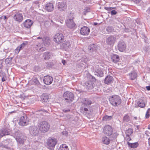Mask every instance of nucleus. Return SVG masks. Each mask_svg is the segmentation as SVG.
Returning a JSON list of instances; mask_svg holds the SVG:
<instances>
[{
  "label": "nucleus",
  "instance_id": "obj_1",
  "mask_svg": "<svg viewBox=\"0 0 150 150\" xmlns=\"http://www.w3.org/2000/svg\"><path fill=\"white\" fill-rule=\"evenodd\" d=\"M14 137L17 142L22 144H23L26 139L25 134L22 133L20 130H18L15 132Z\"/></svg>",
  "mask_w": 150,
  "mask_h": 150
},
{
  "label": "nucleus",
  "instance_id": "obj_2",
  "mask_svg": "<svg viewBox=\"0 0 150 150\" xmlns=\"http://www.w3.org/2000/svg\"><path fill=\"white\" fill-rule=\"evenodd\" d=\"M104 132L105 134L109 136L111 139L116 138L117 134L116 133H113V129L111 127L110 125H107L104 128Z\"/></svg>",
  "mask_w": 150,
  "mask_h": 150
},
{
  "label": "nucleus",
  "instance_id": "obj_3",
  "mask_svg": "<svg viewBox=\"0 0 150 150\" xmlns=\"http://www.w3.org/2000/svg\"><path fill=\"white\" fill-rule=\"evenodd\" d=\"M38 127L39 129L41 132L45 133L47 132L49 130L50 125L47 122L43 121L38 123Z\"/></svg>",
  "mask_w": 150,
  "mask_h": 150
},
{
  "label": "nucleus",
  "instance_id": "obj_4",
  "mask_svg": "<svg viewBox=\"0 0 150 150\" xmlns=\"http://www.w3.org/2000/svg\"><path fill=\"white\" fill-rule=\"evenodd\" d=\"M109 100L110 104L115 107L119 105L121 103L120 97L118 95H115L110 96Z\"/></svg>",
  "mask_w": 150,
  "mask_h": 150
},
{
  "label": "nucleus",
  "instance_id": "obj_5",
  "mask_svg": "<svg viewBox=\"0 0 150 150\" xmlns=\"http://www.w3.org/2000/svg\"><path fill=\"white\" fill-rule=\"evenodd\" d=\"M13 13L14 14L13 18L14 21L18 23L21 22L22 21L23 17L22 13L19 11H13Z\"/></svg>",
  "mask_w": 150,
  "mask_h": 150
},
{
  "label": "nucleus",
  "instance_id": "obj_6",
  "mask_svg": "<svg viewBox=\"0 0 150 150\" xmlns=\"http://www.w3.org/2000/svg\"><path fill=\"white\" fill-rule=\"evenodd\" d=\"M63 97L67 102H71L74 99V95L70 92L66 91L64 93Z\"/></svg>",
  "mask_w": 150,
  "mask_h": 150
},
{
  "label": "nucleus",
  "instance_id": "obj_7",
  "mask_svg": "<svg viewBox=\"0 0 150 150\" xmlns=\"http://www.w3.org/2000/svg\"><path fill=\"white\" fill-rule=\"evenodd\" d=\"M64 37L61 33H56L54 36V41L58 44H60L63 42Z\"/></svg>",
  "mask_w": 150,
  "mask_h": 150
},
{
  "label": "nucleus",
  "instance_id": "obj_8",
  "mask_svg": "<svg viewBox=\"0 0 150 150\" xmlns=\"http://www.w3.org/2000/svg\"><path fill=\"white\" fill-rule=\"evenodd\" d=\"M57 142V140L54 138H50L47 141V145L49 147H54Z\"/></svg>",
  "mask_w": 150,
  "mask_h": 150
},
{
  "label": "nucleus",
  "instance_id": "obj_9",
  "mask_svg": "<svg viewBox=\"0 0 150 150\" xmlns=\"http://www.w3.org/2000/svg\"><path fill=\"white\" fill-rule=\"evenodd\" d=\"M30 134L33 136H36L39 133V130L38 127L35 126H30L29 128Z\"/></svg>",
  "mask_w": 150,
  "mask_h": 150
},
{
  "label": "nucleus",
  "instance_id": "obj_10",
  "mask_svg": "<svg viewBox=\"0 0 150 150\" xmlns=\"http://www.w3.org/2000/svg\"><path fill=\"white\" fill-rule=\"evenodd\" d=\"M28 122V118L26 115H25L21 117L19 123L20 125L24 126L27 125Z\"/></svg>",
  "mask_w": 150,
  "mask_h": 150
},
{
  "label": "nucleus",
  "instance_id": "obj_11",
  "mask_svg": "<svg viewBox=\"0 0 150 150\" xmlns=\"http://www.w3.org/2000/svg\"><path fill=\"white\" fill-rule=\"evenodd\" d=\"M116 40V38L113 36H110L106 38V43L107 45L113 46Z\"/></svg>",
  "mask_w": 150,
  "mask_h": 150
},
{
  "label": "nucleus",
  "instance_id": "obj_12",
  "mask_svg": "<svg viewBox=\"0 0 150 150\" xmlns=\"http://www.w3.org/2000/svg\"><path fill=\"white\" fill-rule=\"evenodd\" d=\"M126 47V44L124 41L121 40L119 42L117 45V48L121 52L124 51L125 50Z\"/></svg>",
  "mask_w": 150,
  "mask_h": 150
},
{
  "label": "nucleus",
  "instance_id": "obj_13",
  "mask_svg": "<svg viewBox=\"0 0 150 150\" xmlns=\"http://www.w3.org/2000/svg\"><path fill=\"white\" fill-rule=\"evenodd\" d=\"M57 7L59 10L60 11H63L67 8V5L64 2H58L57 4Z\"/></svg>",
  "mask_w": 150,
  "mask_h": 150
},
{
  "label": "nucleus",
  "instance_id": "obj_14",
  "mask_svg": "<svg viewBox=\"0 0 150 150\" xmlns=\"http://www.w3.org/2000/svg\"><path fill=\"white\" fill-rule=\"evenodd\" d=\"M90 32L89 28L87 26H83L80 29V33L82 35H88Z\"/></svg>",
  "mask_w": 150,
  "mask_h": 150
},
{
  "label": "nucleus",
  "instance_id": "obj_15",
  "mask_svg": "<svg viewBox=\"0 0 150 150\" xmlns=\"http://www.w3.org/2000/svg\"><path fill=\"white\" fill-rule=\"evenodd\" d=\"M53 78L51 76L47 75L44 77L43 81L44 83L47 85L51 84L53 81Z\"/></svg>",
  "mask_w": 150,
  "mask_h": 150
},
{
  "label": "nucleus",
  "instance_id": "obj_16",
  "mask_svg": "<svg viewBox=\"0 0 150 150\" xmlns=\"http://www.w3.org/2000/svg\"><path fill=\"white\" fill-rule=\"evenodd\" d=\"M67 25L69 28H73L75 27L76 25L75 23L74 22L73 19H69L67 21Z\"/></svg>",
  "mask_w": 150,
  "mask_h": 150
},
{
  "label": "nucleus",
  "instance_id": "obj_17",
  "mask_svg": "<svg viewBox=\"0 0 150 150\" xmlns=\"http://www.w3.org/2000/svg\"><path fill=\"white\" fill-rule=\"evenodd\" d=\"M54 6L52 3H49L45 5V9L48 12L52 11L54 9Z\"/></svg>",
  "mask_w": 150,
  "mask_h": 150
},
{
  "label": "nucleus",
  "instance_id": "obj_18",
  "mask_svg": "<svg viewBox=\"0 0 150 150\" xmlns=\"http://www.w3.org/2000/svg\"><path fill=\"white\" fill-rule=\"evenodd\" d=\"M83 85L88 89H91L94 87L93 82L91 81H86L84 83Z\"/></svg>",
  "mask_w": 150,
  "mask_h": 150
},
{
  "label": "nucleus",
  "instance_id": "obj_19",
  "mask_svg": "<svg viewBox=\"0 0 150 150\" xmlns=\"http://www.w3.org/2000/svg\"><path fill=\"white\" fill-rule=\"evenodd\" d=\"M33 23V22L30 19H27L23 23V25L25 27L29 28Z\"/></svg>",
  "mask_w": 150,
  "mask_h": 150
},
{
  "label": "nucleus",
  "instance_id": "obj_20",
  "mask_svg": "<svg viewBox=\"0 0 150 150\" xmlns=\"http://www.w3.org/2000/svg\"><path fill=\"white\" fill-rule=\"evenodd\" d=\"M10 133L8 129H3L0 130V137H2L6 135H9Z\"/></svg>",
  "mask_w": 150,
  "mask_h": 150
},
{
  "label": "nucleus",
  "instance_id": "obj_21",
  "mask_svg": "<svg viewBox=\"0 0 150 150\" xmlns=\"http://www.w3.org/2000/svg\"><path fill=\"white\" fill-rule=\"evenodd\" d=\"M87 106L81 105L80 109V112L84 115L88 114L89 110Z\"/></svg>",
  "mask_w": 150,
  "mask_h": 150
},
{
  "label": "nucleus",
  "instance_id": "obj_22",
  "mask_svg": "<svg viewBox=\"0 0 150 150\" xmlns=\"http://www.w3.org/2000/svg\"><path fill=\"white\" fill-rule=\"evenodd\" d=\"M113 79L112 77L110 76H108L105 78L104 83L107 84H109L113 82Z\"/></svg>",
  "mask_w": 150,
  "mask_h": 150
},
{
  "label": "nucleus",
  "instance_id": "obj_23",
  "mask_svg": "<svg viewBox=\"0 0 150 150\" xmlns=\"http://www.w3.org/2000/svg\"><path fill=\"white\" fill-rule=\"evenodd\" d=\"M70 46V42L69 41H65L62 44L61 47L64 49L65 50H66Z\"/></svg>",
  "mask_w": 150,
  "mask_h": 150
},
{
  "label": "nucleus",
  "instance_id": "obj_24",
  "mask_svg": "<svg viewBox=\"0 0 150 150\" xmlns=\"http://www.w3.org/2000/svg\"><path fill=\"white\" fill-rule=\"evenodd\" d=\"M41 98L42 102L47 103L48 101L49 97L46 93L43 94L41 96Z\"/></svg>",
  "mask_w": 150,
  "mask_h": 150
},
{
  "label": "nucleus",
  "instance_id": "obj_25",
  "mask_svg": "<svg viewBox=\"0 0 150 150\" xmlns=\"http://www.w3.org/2000/svg\"><path fill=\"white\" fill-rule=\"evenodd\" d=\"M129 78L131 80H134L137 78V73L134 71H132L129 74Z\"/></svg>",
  "mask_w": 150,
  "mask_h": 150
},
{
  "label": "nucleus",
  "instance_id": "obj_26",
  "mask_svg": "<svg viewBox=\"0 0 150 150\" xmlns=\"http://www.w3.org/2000/svg\"><path fill=\"white\" fill-rule=\"evenodd\" d=\"M42 41L45 45H49L50 44L51 40L48 37H44L42 39Z\"/></svg>",
  "mask_w": 150,
  "mask_h": 150
},
{
  "label": "nucleus",
  "instance_id": "obj_27",
  "mask_svg": "<svg viewBox=\"0 0 150 150\" xmlns=\"http://www.w3.org/2000/svg\"><path fill=\"white\" fill-rule=\"evenodd\" d=\"M96 46L94 44H91L89 45L88 47V50L91 52H92L96 51Z\"/></svg>",
  "mask_w": 150,
  "mask_h": 150
},
{
  "label": "nucleus",
  "instance_id": "obj_28",
  "mask_svg": "<svg viewBox=\"0 0 150 150\" xmlns=\"http://www.w3.org/2000/svg\"><path fill=\"white\" fill-rule=\"evenodd\" d=\"M43 57L44 59L48 60L51 57V54L49 52H45L43 53Z\"/></svg>",
  "mask_w": 150,
  "mask_h": 150
},
{
  "label": "nucleus",
  "instance_id": "obj_29",
  "mask_svg": "<svg viewBox=\"0 0 150 150\" xmlns=\"http://www.w3.org/2000/svg\"><path fill=\"white\" fill-rule=\"evenodd\" d=\"M111 59L113 62L116 63L119 61L120 58L118 55L114 54L112 56Z\"/></svg>",
  "mask_w": 150,
  "mask_h": 150
},
{
  "label": "nucleus",
  "instance_id": "obj_30",
  "mask_svg": "<svg viewBox=\"0 0 150 150\" xmlns=\"http://www.w3.org/2000/svg\"><path fill=\"white\" fill-rule=\"evenodd\" d=\"M92 103V101L90 100L85 99L84 101L82 103V105L87 106V107L89 108V105Z\"/></svg>",
  "mask_w": 150,
  "mask_h": 150
},
{
  "label": "nucleus",
  "instance_id": "obj_31",
  "mask_svg": "<svg viewBox=\"0 0 150 150\" xmlns=\"http://www.w3.org/2000/svg\"><path fill=\"white\" fill-rule=\"evenodd\" d=\"M95 75L101 77L103 76V73L101 69H99L96 70Z\"/></svg>",
  "mask_w": 150,
  "mask_h": 150
},
{
  "label": "nucleus",
  "instance_id": "obj_32",
  "mask_svg": "<svg viewBox=\"0 0 150 150\" xmlns=\"http://www.w3.org/2000/svg\"><path fill=\"white\" fill-rule=\"evenodd\" d=\"M137 104L139 107L141 108H144L145 106V103L144 101L142 100H140L137 102Z\"/></svg>",
  "mask_w": 150,
  "mask_h": 150
},
{
  "label": "nucleus",
  "instance_id": "obj_33",
  "mask_svg": "<svg viewBox=\"0 0 150 150\" xmlns=\"http://www.w3.org/2000/svg\"><path fill=\"white\" fill-rule=\"evenodd\" d=\"M127 144L129 146L133 148H137L139 145V144L137 142L134 143H130L127 142Z\"/></svg>",
  "mask_w": 150,
  "mask_h": 150
},
{
  "label": "nucleus",
  "instance_id": "obj_34",
  "mask_svg": "<svg viewBox=\"0 0 150 150\" xmlns=\"http://www.w3.org/2000/svg\"><path fill=\"white\" fill-rule=\"evenodd\" d=\"M102 141L103 144L107 145L108 144L110 143L109 139L105 136L103 137Z\"/></svg>",
  "mask_w": 150,
  "mask_h": 150
},
{
  "label": "nucleus",
  "instance_id": "obj_35",
  "mask_svg": "<svg viewBox=\"0 0 150 150\" xmlns=\"http://www.w3.org/2000/svg\"><path fill=\"white\" fill-rule=\"evenodd\" d=\"M51 111V109L50 107L46 105L44 108L41 109L40 110H39V112L40 111H43L44 112H46V113H48V112Z\"/></svg>",
  "mask_w": 150,
  "mask_h": 150
},
{
  "label": "nucleus",
  "instance_id": "obj_36",
  "mask_svg": "<svg viewBox=\"0 0 150 150\" xmlns=\"http://www.w3.org/2000/svg\"><path fill=\"white\" fill-rule=\"evenodd\" d=\"M130 120L129 116L127 115L124 116L123 118V121L124 122H128Z\"/></svg>",
  "mask_w": 150,
  "mask_h": 150
},
{
  "label": "nucleus",
  "instance_id": "obj_37",
  "mask_svg": "<svg viewBox=\"0 0 150 150\" xmlns=\"http://www.w3.org/2000/svg\"><path fill=\"white\" fill-rule=\"evenodd\" d=\"M59 150H69L68 146L65 144H63L60 146Z\"/></svg>",
  "mask_w": 150,
  "mask_h": 150
},
{
  "label": "nucleus",
  "instance_id": "obj_38",
  "mask_svg": "<svg viewBox=\"0 0 150 150\" xmlns=\"http://www.w3.org/2000/svg\"><path fill=\"white\" fill-rule=\"evenodd\" d=\"M133 132V129H132L129 128L126 130V135L130 136L132 134Z\"/></svg>",
  "mask_w": 150,
  "mask_h": 150
},
{
  "label": "nucleus",
  "instance_id": "obj_39",
  "mask_svg": "<svg viewBox=\"0 0 150 150\" xmlns=\"http://www.w3.org/2000/svg\"><path fill=\"white\" fill-rule=\"evenodd\" d=\"M112 117V116H109L107 115L104 116L103 118V121H108L111 120Z\"/></svg>",
  "mask_w": 150,
  "mask_h": 150
},
{
  "label": "nucleus",
  "instance_id": "obj_40",
  "mask_svg": "<svg viewBox=\"0 0 150 150\" xmlns=\"http://www.w3.org/2000/svg\"><path fill=\"white\" fill-rule=\"evenodd\" d=\"M107 31L109 33H111L114 30L113 27L111 26H108L106 28Z\"/></svg>",
  "mask_w": 150,
  "mask_h": 150
},
{
  "label": "nucleus",
  "instance_id": "obj_41",
  "mask_svg": "<svg viewBox=\"0 0 150 150\" xmlns=\"http://www.w3.org/2000/svg\"><path fill=\"white\" fill-rule=\"evenodd\" d=\"M32 81L33 83H34L35 84L38 85L40 84V82L38 81L37 79L35 77H34L32 79Z\"/></svg>",
  "mask_w": 150,
  "mask_h": 150
},
{
  "label": "nucleus",
  "instance_id": "obj_42",
  "mask_svg": "<svg viewBox=\"0 0 150 150\" xmlns=\"http://www.w3.org/2000/svg\"><path fill=\"white\" fill-rule=\"evenodd\" d=\"M27 43V42H23L21 44L20 46H18L20 48V49H23L26 46Z\"/></svg>",
  "mask_w": 150,
  "mask_h": 150
},
{
  "label": "nucleus",
  "instance_id": "obj_43",
  "mask_svg": "<svg viewBox=\"0 0 150 150\" xmlns=\"http://www.w3.org/2000/svg\"><path fill=\"white\" fill-rule=\"evenodd\" d=\"M12 59L13 57H10L6 58L5 59L6 63L7 64H8L9 63L11 62L12 60Z\"/></svg>",
  "mask_w": 150,
  "mask_h": 150
},
{
  "label": "nucleus",
  "instance_id": "obj_44",
  "mask_svg": "<svg viewBox=\"0 0 150 150\" xmlns=\"http://www.w3.org/2000/svg\"><path fill=\"white\" fill-rule=\"evenodd\" d=\"M89 78L91 81L93 82V81H95L96 80V78L92 75H90Z\"/></svg>",
  "mask_w": 150,
  "mask_h": 150
},
{
  "label": "nucleus",
  "instance_id": "obj_45",
  "mask_svg": "<svg viewBox=\"0 0 150 150\" xmlns=\"http://www.w3.org/2000/svg\"><path fill=\"white\" fill-rule=\"evenodd\" d=\"M21 50V49H20V48H19V47L18 46L17 48H16L15 50V54H18L20 51Z\"/></svg>",
  "mask_w": 150,
  "mask_h": 150
},
{
  "label": "nucleus",
  "instance_id": "obj_46",
  "mask_svg": "<svg viewBox=\"0 0 150 150\" xmlns=\"http://www.w3.org/2000/svg\"><path fill=\"white\" fill-rule=\"evenodd\" d=\"M46 48L45 47H41L39 49V51L40 52H43L45 51L46 50Z\"/></svg>",
  "mask_w": 150,
  "mask_h": 150
},
{
  "label": "nucleus",
  "instance_id": "obj_47",
  "mask_svg": "<svg viewBox=\"0 0 150 150\" xmlns=\"http://www.w3.org/2000/svg\"><path fill=\"white\" fill-rule=\"evenodd\" d=\"M117 13V12L115 10H112L111 11V14L112 15H115Z\"/></svg>",
  "mask_w": 150,
  "mask_h": 150
},
{
  "label": "nucleus",
  "instance_id": "obj_48",
  "mask_svg": "<svg viewBox=\"0 0 150 150\" xmlns=\"http://www.w3.org/2000/svg\"><path fill=\"white\" fill-rule=\"evenodd\" d=\"M113 8H112V7H105V10H106L107 11H110Z\"/></svg>",
  "mask_w": 150,
  "mask_h": 150
},
{
  "label": "nucleus",
  "instance_id": "obj_49",
  "mask_svg": "<svg viewBox=\"0 0 150 150\" xmlns=\"http://www.w3.org/2000/svg\"><path fill=\"white\" fill-rule=\"evenodd\" d=\"M1 17L2 18V19H4L6 21L8 19V18L6 16H1Z\"/></svg>",
  "mask_w": 150,
  "mask_h": 150
},
{
  "label": "nucleus",
  "instance_id": "obj_50",
  "mask_svg": "<svg viewBox=\"0 0 150 150\" xmlns=\"http://www.w3.org/2000/svg\"><path fill=\"white\" fill-rule=\"evenodd\" d=\"M130 136L126 135V139L127 141H130L131 140Z\"/></svg>",
  "mask_w": 150,
  "mask_h": 150
},
{
  "label": "nucleus",
  "instance_id": "obj_51",
  "mask_svg": "<svg viewBox=\"0 0 150 150\" xmlns=\"http://www.w3.org/2000/svg\"><path fill=\"white\" fill-rule=\"evenodd\" d=\"M131 1L134 2L135 3L137 4L141 0H131Z\"/></svg>",
  "mask_w": 150,
  "mask_h": 150
},
{
  "label": "nucleus",
  "instance_id": "obj_52",
  "mask_svg": "<svg viewBox=\"0 0 150 150\" xmlns=\"http://www.w3.org/2000/svg\"><path fill=\"white\" fill-rule=\"evenodd\" d=\"M33 4H36V5L38 4H39V1H33ZM38 6L39 5H38Z\"/></svg>",
  "mask_w": 150,
  "mask_h": 150
},
{
  "label": "nucleus",
  "instance_id": "obj_53",
  "mask_svg": "<svg viewBox=\"0 0 150 150\" xmlns=\"http://www.w3.org/2000/svg\"><path fill=\"white\" fill-rule=\"evenodd\" d=\"M150 116V115L149 113L146 112V118H148Z\"/></svg>",
  "mask_w": 150,
  "mask_h": 150
},
{
  "label": "nucleus",
  "instance_id": "obj_54",
  "mask_svg": "<svg viewBox=\"0 0 150 150\" xmlns=\"http://www.w3.org/2000/svg\"><path fill=\"white\" fill-rule=\"evenodd\" d=\"M62 62L64 65H65L66 63L65 61L63 59L62 60Z\"/></svg>",
  "mask_w": 150,
  "mask_h": 150
},
{
  "label": "nucleus",
  "instance_id": "obj_55",
  "mask_svg": "<svg viewBox=\"0 0 150 150\" xmlns=\"http://www.w3.org/2000/svg\"><path fill=\"white\" fill-rule=\"evenodd\" d=\"M42 114L41 112H40L38 114V117H39V116L40 117V118L41 117L40 116V115L42 116Z\"/></svg>",
  "mask_w": 150,
  "mask_h": 150
},
{
  "label": "nucleus",
  "instance_id": "obj_56",
  "mask_svg": "<svg viewBox=\"0 0 150 150\" xmlns=\"http://www.w3.org/2000/svg\"><path fill=\"white\" fill-rule=\"evenodd\" d=\"M3 66L2 62H0V69H1L3 68Z\"/></svg>",
  "mask_w": 150,
  "mask_h": 150
},
{
  "label": "nucleus",
  "instance_id": "obj_57",
  "mask_svg": "<svg viewBox=\"0 0 150 150\" xmlns=\"http://www.w3.org/2000/svg\"><path fill=\"white\" fill-rule=\"evenodd\" d=\"M70 110H69V109H68V110H63V111L65 112H69L70 111Z\"/></svg>",
  "mask_w": 150,
  "mask_h": 150
},
{
  "label": "nucleus",
  "instance_id": "obj_58",
  "mask_svg": "<svg viewBox=\"0 0 150 150\" xmlns=\"http://www.w3.org/2000/svg\"><path fill=\"white\" fill-rule=\"evenodd\" d=\"M147 12L150 15V7L147 10Z\"/></svg>",
  "mask_w": 150,
  "mask_h": 150
},
{
  "label": "nucleus",
  "instance_id": "obj_59",
  "mask_svg": "<svg viewBox=\"0 0 150 150\" xmlns=\"http://www.w3.org/2000/svg\"><path fill=\"white\" fill-rule=\"evenodd\" d=\"M146 88L147 90H150V86H146Z\"/></svg>",
  "mask_w": 150,
  "mask_h": 150
},
{
  "label": "nucleus",
  "instance_id": "obj_60",
  "mask_svg": "<svg viewBox=\"0 0 150 150\" xmlns=\"http://www.w3.org/2000/svg\"><path fill=\"white\" fill-rule=\"evenodd\" d=\"M1 80H2V82H4V81H5L6 80V79H5L4 78V77H3L2 78V79H1Z\"/></svg>",
  "mask_w": 150,
  "mask_h": 150
},
{
  "label": "nucleus",
  "instance_id": "obj_61",
  "mask_svg": "<svg viewBox=\"0 0 150 150\" xmlns=\"http://www.w3.org/2000/svg\"><path fill=\"white\" fill-rule=\"evenodd\" d=\"M149 133L148 131H146L145 132V134H146V135H147V136H149V135H148V134Z\"/></svg>",
  "mask_w": 150,
  "mask_h": 150
},
{
  "label": "nucleus",
  "instance_id": "obj_62",
  "mask_svg": "<svg viewBox=\"0 0 150 150\" xmlns=\"http://www.w3.org/2000/svg\"><path fill=\"white\" fill-rule=\"evenodd\" d=\"M2 147H4L5 148H8V147L7 146L5 145H3Z\"/></svg>",
  "mask_w": 150,
  "mask_h": 150
},
{
  "label": "nucleus",
  "instance_id": "obj_63",
  "mask_svg": "<svg viewBox=\"0 0 150 150\" xmlns=\"http://www.w3.org/2000/svg\"><path fill=\"white\" fill-rule=\"evenodd\" d=\"M51 23H50L51 24H52V25H54V23L53 22L52 20H51Z\"/></svg>",
  "mask_w": 150,
  "mask_h": 150
},
{
  "label": "nucleus",
  "instance_id": "obj_64",
  "mask_svg": "<svg viewBox=\"0 0 150 150\" xmlns=\"http://www.w3.org/2000/svg\"><path fill=\"white\" fill-rule=\"evenodd\" d=\"M146 112L149 113H150V108H149L148 109Z\"/></svg>",
  "mask_w": 150,
  "mask_h": 150
}]
</instances>
